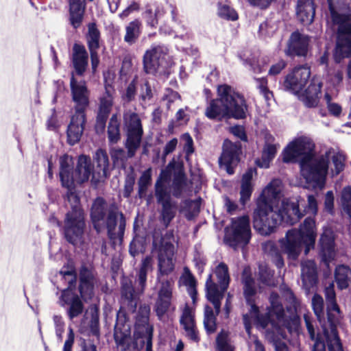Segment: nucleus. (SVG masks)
Returning a JSON list of instances; mask_svg holds the SVG:
<instances>
[{
  "label": "nucleus",
  "instance_id": "c756f323",
  "mask_svg": "<svg viewBox=\"0 0 351 351\" xmlns=\"http://www.w3.org/2000/svg\"><path fill=\"white\" fill-rule=\"evenodd\" d=\"M88 56L82 45L75 43L73 47L72 62L77 75H82L88 66Z\"/></svg>",
  "mask_w": 351,
  "mask_h": 351
},
{
  "label": "nucleus",
  "instance_id": "a211bd4d",
  "mask_svg": "<svg viewBox=\"0 0 351 351\" xmlns=\"http://www.w3.org/2000/svg\"><path fill=\"white\" fill-rule=\"evenodd\" d=\"M310 76V68L307 66L295 67L287 75L284 82L285 89L293 94H298L306 85Z\"/></svg>",
  "mask_w": 351,
  "mask_h": 351
},
{
  "label": "nucleus",
  "instance_id": "2f4dec72",
  "mask_svg": "<svg viewBox=\"0 0 351 351\" xmlns=\"http://www.w3.org/2000/svg\"><path fill=\"white\" fill-rule=\"evenodd\" d=\"M85 7V0H69L70 22L75 29L82 23Z\"/></svg>",
  "mask_w": 351,
  "mask_h": 351
},
{
  "label": "nucleus",
  "instance_id": "c85d7f7f",
  "mask_svg": "<svg viewBox=\"0 0 351 351\" xmlns=\"http://www.w3.org/2000/svg\"><path fill=\"white\" fill-rule=\"evenodd\" d=\"M298 20L304 25L312 23L315 14L313 0H298L296 8Z\"/></svg>",
  "mask_w": 351,
  "mask_h": 351
},
{
  "label": "nucleus",
  "instance_id": "4468645a",
  "mask_svg": "<svg viewBox=\"0 0 351 351\" xmlns=\"http://www.w3.org/2000/svg\"><path fill=\"white\" fill-rule=\"evenodd\" d=\"M114 340L121 351H134L138 350V341L141 344V348L145 344L141 342L145 340V335L141 339L133 341L130 337V326L126 322L125 314L119 311L117 316V322L114 326Z\"/></svg>",
  "mask_w": 351,
  "mask_h": 351
},
{
  "label": "nucleus",
  "instance_id": "6ab92c4d",
  "mask_svg": "<svg viewBox=\"0 0 351 351\" xmlns=\"http://www.w3.org/2000/svg\"><path fill=\"white\" fill-rule=\"evenodd\" d=\"M240 153V143H233L229 140L224 141L219 162L221 167H223L228 174L234 173L233 168L239 160Z\"/></svg>",
  "mask_w": 351,
  "mask_h": 351
},
{
  "label": "nucleus",
  "instance_id": "423d86ee",
  "mask_svg": "<svg viewBox=\"0 0 351 351\" xmlns=\"http://www.w3.org/2000/svg\"><path fill=\"white\" fill-rule=\"evenodd\" d=\"M218 284L213 282L212 274H209L206 282V296L215 308V313L212 307L206 305L204 308V325L208 333H213L216 330V315L221 309V301L230 283V274L228 265L221 262L215 266L213 271Z\"/></svg>",
  "mask_w": 351,
  "mask_h": 351
},
{
  "label": "nucleus",
  "instance_id": "aec40b11",
  "mask_svg": "<svg viewBox=\"0 0 351 351\" xmlns=\"http://www.w3.org/2000/svg\"><path fill=\"white\" fill-rule=\"evenodd\" d=\"M97 283L96 272L91 265H83L80 270V293L84 300L90 299Z\"/></svg>",
  "mask_w": 351,
  "mask_h": 351
},
{
  "label": "nucleus",
  "instance_id": "dca6fc26",
  "mask_svg": "<svg viewBox=\"0 0 351 351\" xmlns=\"http://www.w3.org/2000/svg\"><path fill=\"white\" fill-rule=\"evenodd\" d=\"M70 88L72 101L74 103V113L86 114V110L89 106V90L86 82L77 81L73 74L70 79Z\"/></svg>",
  "mask_w": 351,
  "mask_h": 351
},
{
  "label": "nucleus",
  "instance_id": "864d4df0",
  "mask_svg": "<svg viewBox=\"0 0 351 351\" xmlns=\"http://www.w3.org/2000/svg\"><path fill=\"white\" fill-rule=\"evenodd\" d=\"M173 286L174 281L173 279H168L161 281L158 297L171 300Z\"/></svg>",
  "mask_w": 351,
  "mask_h": 351
},
{
  "label": "nucleus",
  "instance_id": "e433bc0d",
  "mask_svg": "<svg viewBox=\"0 0 351 351\" xmlns=\"http://www.w3.org/2000/svg\"><path fill=\"white\" fill-rule=\"evenodd\" d=\"M302 279L304 284L313 285L317 280V268L315 263L307 260L301 263Z\"/></svg>",
  "mask_w": 351,
  "mask_h": 351
},
{
  "label": "nucleus",
  "instance_id": "052dcab7",
  "mask_svg": "<svg viewBox=\"0 0 351 351\" xmlns=\"http://www.w3.org/2000/svg\"><path fill=\"white\" fill-rule=\"evenodd\" d=\"M276 30V27L271 22L265 21L259 26V34L263 36H271Z\"/></svg>",
  "mask_w": 351,
  "mask_h": 351
},
{
  "label": "nucleus",
  "instance_id": "0e129e2a",
  "mask_svg": "<svg viewBox=\"0 0 351 351\" xmlns=\"http://www.w3.org/2000/svg\"><path fill=\"white\" fill-rule=\"evenodd\" d=\"M153 97L152 90L147 81L141 85L140 98L143 101H149Z\"/></svg>",
  "mask_w": 351,
  "mask_h": 351
},
{
  "label": "nucleus",
  "instance_id": "6e6d98bb",
  "mask_svg": "<svg viewBox=\"0 0 351 351\" xmlns=\"http://www.w3.org/2000/svg\"><path fill=\"white\" fill-rule=\"evenodd\" d=\"M312 307L313 311L317 316L318 320L321 322L324 317V300L322 297L318 294H315L312 298Z\"/></svg>",
  "mask_w": 351,
  "mask_h": 351
},
{
  "label": "nucleus",
  "instance_id": "774afa93",
  "mask_svg": "<svg viewBox=\"0 0 351 351\" xmlns=\"http://www.w3.org/2000/svg\"><path fill=\"white\" fill-rule=\"evenodd\" d=\"M193 262L195 263V267L198 271V273L202 274L206 263L205 257L199 253H196L193 258Z\"/></svg>",
  "mask_w": 351,
  "mask_h": 351
},
{
  "label": "nucleus",
  "instance_id": "a18cd8bd",
  "mask_svg": "<svg viewBox=\"0 0 351 351\" xmlns=\"http://www.w3.org/2000/svg\"><path fill=\"white\" fill-rule=\"evenodd\" d=\"M86 39L89 51L97 50L99 49L100 32L95 23L88 24Z\"/></svg>",
  "mask_w": 351,
  "mask_h": 351
},
{
  "label": "nucleus",
  "instance_id": "13d9d810",
  "mask_svg": "<svg viewBox=\"0 0 351 351\" xmlns=\"http://www.w3.org/2000/svg\"><path fill=\"white\" fill-rule=\"evenodd\" d=\"M135 184V176L133 173H128L125 179L123 195L125 198L130 197Z\"/></svg>",
  "mask_w": 351,
  "mask_h": 351
},
{
  "label": "nucleus",
  "instance_id": "ea45409f",
  "mask_svg": "<svg viewBox=\"0 0 351 351\" xmlns=\"http://www.w3.org/2000/svg\"><path fill=\"white\" fill-rule=\"evenodd\" d=\"M152 181V169L151 167L142 172L137 184L138 196L140 199L144 198L147 194L148 188L151 186Z\"/></svg>",
  "mask_w": 351,
  "mask_h": 351
},
{
  "label": "nucleus",
  "instance_id": "69168bd1",
  "mask_svg": "<svg viewBox=\"0 0 351 351\" xmlns=\"http://www.w3.org/2000/svg\"><path fill=\"white\" fill-rule=\"evenodd\" d=\"M324 209L328 213H334V195L332 191H329L326 193L324 199Z\"/></svg>",
  "mask_w": 351,
  "mask_h": 351
},
{
  "label": "nucleus",
  "instance_id": "79ce46f5",
  "mask_svg": "<svg viewBox=\"0 0 351 351\" xmlns=\"http://www.w3.org/2000/svg\"><path fill=\"white\" fill-rule=\"evenodd\" d=\"M276 152L277 145L276 144H265L261 158L256 160L257 165L262 168H268Z\"/></svg>",
  "mask_w": 351,
  "mask_h": 351
},
{
  "label": "nucleus",
  "instance_id": "1a4fd4ad",
  "mask_svg": "<svg viewBox=\"0 0 351 351\" xmlns=\"http://www.w3.org/2000/svg\"><path fill=\"white\" fill-rule=\"evenodd\" d=\"M326 300V311L330 329L324 328L329 351H343L338 336L336 325L341 318V312L336 301V293L333 282H330L324 290Z\"/></svg>",
  "mask_w": 351,
  "mask_h": 351
},
{
  "label": "nucleus",
  "instance_id": "8fccbe9b",
  "mask_svg": "<svg viewBox=\"0 0 351 351\" xmlns=\"http://www.w3.org/2000/svg\"><path fill=\"white\" fill-rule=\"evenodd\" d=\"M217 348L218 351H233V346L230 343L229 333L221 330L216 339Z\"/></svg>",
  "mask_w": 351,
  "mask_h": 351
},
{
  "label": "nucleus",
  "instance_id": "a19ab883",
  "mask_svg": "<svg viewBox=\"0 0 351 351\" xmlns=\"http://www.w3.org/2000/svg\"><path fill=\"white\" fill-rule=\"evenodd\" d=\"M184 285L186 287L187 291L195 304L197 299L196 280L188 267H184V274L181 278Z\"/></svg>",
  "mask_w": 351,
  "mask_h": 351
},
{
  "label": "nucleus",
  "instance_id": "473e14b6",
  "mask_svg": "<svg viewBox=\"0 0 351 351\" xmlns=\"http://www.w3.org/2000/svg\"><path fill=\"white\" fill-rule=\"evenodd\" d=\"M125 147L127 152L119 147H112L110 149V153L114 166L125 168L128 159L134 157L136 150L138 149L135 148L134 151L131 152L130 147L128 146V141H127L125 142Z\"/></svg>",
  "mask_w": 351,
  "mask_h": 351
},
{
  "label": "nucleus",
  "instance_id": "f3484780",
  "mask_svg": "<svg viewBox=\"0 0 351 351\" xmlns=\"http://www.w3.org/2000/svg\"><path fill=\"white\" fill-rule=\"evenodd\" d=\"M124 121L127 128V141L130 152L139 148L143 134L141 119L135 112H127L124 114Z\"/></svg>",
  "mask_w": 351,
  "mask_h": 351
},
{
  "label": "nucleus",
  "instance_id": "37998d69",
  "mask_svg": "<svg viewBox=\"0 0 351 351\" xmlns=\"http://www.w3.org/2000/svg\"><path fill=\"white\" fill-rule=\"evenodd\" d=\"M217 14L224 19L236 21L238 19L237 12L233 9L228 0H219L217 3Z\"/></svg>",
  "mask_w": 351,
  "mask_h": 351
},
{
  "label": "nucleus",
  "instance_id": "4c0bfd02",
  "mask_svg": "<svg viewBox=\"0 0 351 351\" xmlns=\"http://www.w3.org/2000/svg\"><path fill=\"white\" fill-rule=\"evenodd\" d=\"M141 34V23L137 19L132 21L125 27L124 41L129 45H132L137 41Z\"/></svg>",
  "mask_w": 351,
  "mask_h": 351
},
{
  "label": "nucleus",
  "instance_id": "f8f14e48",
  "mask_svg": "<svg viewBox=\"0 0 351 351\" xmlns=\"http://www.w3.org/2000/svg\"><path fill=\"white\" fill-rule=\"evenodd\" d=\"M175 241L173 230L167 231L158 243L155 238L154 239L153 248L158 253V279L162 276L170 274L174 269L173 257L176 250L173 245Z\"/></svg>",
  "mask_w": 351,
  "mask_h": 351
},
{
  "label": "nucleus",
  "instance_id": "5fc2aeb1",
  "mask_svg": "<svg viewBox=\"0 0 351 351\" xmlns=\"http://www.w3.org/2000/svg\"><path fill=\"white\" fill-rule=\"evenodd\" d=\"M171 302V299L158 297L155 304V311L159 319H162V317L169 310Z\"/></svg>",
  "mask_w": 351,
  "mask_h": 351
},
{
  "label": "nucleus",
  "instance_id": "2eb2a0df",
  "mask_svg": "<svg viewBox=\"0 0 351 351\" xmlns=\"http://www.w3.org/2000/svg\"><path fill=\"white\" fill-rule=\"evenodd\" d=\"M168 49L165 45H152L146 50L143 58V68L146 73L154 74L167 66Z\"/></svg>",
  "mask_w": 351,
  "mask_h": 351
},
{
  "label": "nucleus",
  "instance_id": "338daca9",
  "mask_svg": "<svg viewBox=\"0 0 351 351\" xmlns=\"http://www.w3.org/2000/svg\"><path fill=\"white\" fill-rule=\"evenodd\" d=\"M182 139L184 141V150L187 156H190L194 152L193 138L188 133H185L182 136Z\"/></svg>",
  "mask_w": 351,
  "mask_h": 351
},
{
  "label": "nucleus",
  "instance_id": "7ed1b4c3",
  "mask_svg": "<svg viewBox=\"0 0 351 351\" xmlns=\"http://www.w3.org/2000/svg\"><path fill=\"white\" fill-rule=\"evenodd\" d=\"M281 182L273 180L263 191L256 202L253 216L254 229L261 235L267 236L274 232L280 223L294 225L304 217L299 209V202L284 199L278 206Z\"/></svg>",
  "mask_w": 351,
  "mask_h": 351
},
{
  "label": "nucleus",
  "instance_id": "b1692460",
  "mask_svg": "<svg viewBox=\"0 0 351 351\" xmlns=\"http://www.w3.org/2000/svg\"><path fill=\"white\" fill-rule=\"evenodd\" d=\"M309 45V37L298 32L291 34L286 53L289 56H305Z\"/></svg>",
  "mask_w": 351,
  "mask_h": 351
},
{
  "label": "nucleus",
  "instance_id": "09e8293b",
  "mask_svg": "<svg viewBox=\"0 0 351 351\" xmlns=\"http://www.w3.org/2000/svg\"><path fill=\"white\" fill-rule=\"evenodd\" d=\"M263 247L265 252L274 255L275 265L279 269L282 268L285 265L284 260L275 243L267 242L264 245Z\"/></svg>",
  "mask_w": 351,
  "mask_h": 351
},
{
  "label": "nucleus",
  "instance_id": "f704fd0d",
  "mask_svg": "<svg viewBox=\"0 0 351 351\" xmlns=\"http://www.w3.org/2000/svg\"><path fill=\"white\" fill-rule=\"evenodd\" d=\"M152 263L153 260L150 256H147L142 260L136 280L138 283V291L141 293H143L145 289L147 273L152 269Z\"/></svg>",
  "mask_w": 351,
  "mask_h": 351
},
{
  "label": "nucleus",
  "instance_id": "3c124183",
  "mask_svg": "<svg viewBox=\"0 0 351 351\" xmlns=\"http://www.w3.org/2000/svg\"><path fill=\"white\" fill-rule=\"evenodd\" d=\"M340 204L343 211L351 217V186H346L341 194Z\"/></svg>",
  "mask_w": 351,
  "mask_h": 351
},
{
  "label": "nucleus",
  "instance_id": "7c9ffc66",
  "mask_svg": "<svg viewBox=\"0 0 351 351\" xmlns=\"http://www.w3.org/2000/svg\"><path fill=\"white\" fill-rule=\"evenodd\" d=\"M94 160L97 163L98 171L93 173V179L95 182L106 178L109 174V159L106 150L99 149L94 155Z\"/></svg>",
  "mask_w": 351,
  "mask_h": 351
},
{
  "label": "nucleus",
  "instance_id": "4d7b16f0",
  "mask_svg": "<svg viewBox=\"0 0 351 351\" xmlns=\"http://www.w3.org/2000/svg\"><path fill=\"white\" fill-rule=\"evenodd\" d=\"M136 77H135L132 82L128 84L125 93L122 95V99L127 102L132 101L136 93Z\"/></svg>",
  "mask_w": 351,
  "mask_h": 351
},
{
  "label": "nucleus",
  "instance_id": "9d476101",
  "mask_svg": "<svg viewBox=\"0 0 351 351\" xmlns=\"http://www.w3.org/2000/svg\"><path fill=\"white\" fill-rule=\"evenodd\" d=\"M90 215L95 230L100 232L106 228L110 235L117 225L119 208L116 203L108 204L104 198L98 197L93 202Z\"/></svg>",
  "mask_w": 351,
  "mask_h": 351
},
{
  "label": "nucleus",
  "instance_id": "20e7f679",
  "mask_svg": "<svg viewBox=\"0 0 351 351\" xmlns=\"http://www.w3.org/2000/svg\"><path fill=\"white\" fill-rule=\"evenodd\" d=\"M299 307H287V316L283 307H269L265 315L259 314L258 307H250L249 313L243 316L245 330L248 334L247 343L250 348H254V351H265L263 345L256 336L251 335L252 320L256 322L263 328H266L269 323L274 325L276 322L279 325L285 327L291 332L297 330L299 325V317L297 311Z\"/></svg>",
  "mask_w": 351,
  "mask_h": 351
},
{
  "label": "nucleus",
  "instance_id": "58836bf2",
  "mask_svg": "<svg viewBox=\"0 0 351 351\" xmlns=\"http://www.w3.org/2000/svg\"><path fill=\"white\" fill-rule=\"evenodd\" d=\"M172 195L176 198H181L187 189V182L184 175L177 173L174 176L171 188H169Z\"/></svg>",
  "mask_w": 351,
  "mask_h": 351
},
{
  "label": "nucleus",
  "instance_id": "c03bdc74",
  "mask_svg": "<svg viewBox=\"0 0 351 351\" xmlns=\"http://www.w3.org/2000/svg\"><path fill=\"white\" fill-rule=\"evenodd\" d=\"M350 274L351 270L348 266L341 265L336 267L335 278L339 289L342 290L348 287Z\"/></svg>",
  "mask_w": 351,
  "mask_h": 351
},
{
  "label": "nucleus",
  "instance_id": "680f3d73",
  "mask_svg": "<svg viewBox=\"0 0 351 351\" xmlns=\"http://www.w3.org/2000/svg\"><path fill=\"white\" fill-rule=\"evenodd\" d=\"M53 322L56 328V334L59 341L62 340V334L64 331V322L60 315L53 316Z\"/></svg>",
  "mask_w": 351,
  "mask_h": 351
},
{
  "label": "nucleus",
  "instance_id": "393cba45",
  "mask_svg": "<svg viewBox=\"0 0 351 351\" xmlns=\"http://www.w3.org/2000/svg\"><path fill=\"white\" fill-rule=\"evenodd\" d=\"M86 114L74 113L67 128V142L73 145L78 143L84 130Z\"/></svg>",
  "mask_w": 351,
  "mask_h": 351
},
{
  "label": "nucleus",
  "instance_id": "603ef678",
  "mask_svg": "<svg viewBox=\"0 0 351 351\" xmlns=\"http://www.w3.org/2000/svg\"><path fill=\"white\" fill-rule=\"evenodd\" d=\"M258 275L259 280L263 284L267 286H271L274 285L273 279L274 271L266 265H259Z\"/></svg>",
  "mask_w": 351,
  "mask_h": 351
},
{
  "label": "nucleus",
  "instance_id": "e2e57ef3",
  "mask_svg": "<svg viewBox=\"0 0 351 351\" xmlns=\"http://www.w3.org/2000/svg\"><path fill=\"white\" fill-rule=\"evenodd\" d=\"M158 14L159 11L153 13L152 10L147 9L144 13V18L147 24L152 27H156L158 24Z\"/></svg>",
  "mask_w": 351,
  "mask_h": 351
},
{
  "label": "nucleus",
  "instance_id": "49530a36",
  "mask_svg": "<svg viewBox=\"0 0 351 351\" xmlns=\"http://www.w3.org/2000/svg\"><path fill=\"white\" fill-rule=\"evenodd\" d=\"M108 137L110 143H117L121 138L120 123L116 114L111 117L108 127Z\"/></svg>",
  "mask_w": 351,
  "mask_h": 351
},
{
  "label": "nucleus",
  "instance_id": "412c9836",
  "mask_svg": "<svg viewBox=\"0 0 351 351\" xmlns=\"http://www.w3.org/2000/svg\"><path fill=\"white\" fill-rule=\"evenodd\" d=\"M114 89L109 85L105 86V91L99 97V107L97 115V125L104 128L114 104Z\"/></svg>",
  "mask_w": 351,
  "mask_h": 351
},
{
  "label": "nucleus",
  "instance_id": "a878e982",
  "mask_svg": "<svg viewBox=\"0 0 351 351\" xmlns=\"http://www.w3.org/2000/svg\"><path fill=\"white\" fill-rule=\"evenodd\" d=\"M150 314V307L147 304L141 305L137 314V322L141 323L145 328V340L141 342L145 344V351H152V338H153V326L150 325L149 317Z\"/></svg>",
  "mask_w": 351,
  "mask_h": 351
},
{
  "label": "nucleus",
  "instance_id": "bf43d9fd",
  "mask_svg": "<svg viewBox=\"0 0 351 351\" xmlns=\"http://www.w3.org/2000/svg\"><path fill=\"white\" fill-rule=\"evenodd\" d=\"M239 57L243 60V64L249 66V68L253 70L254 72H261V69L258 66H256L257 59L256 57L253 56L252 58H250L247 56L245 53L243 55H239Z\"/></svg>",
  "mask_w": 351,
  "mask_h": 351
},
{
  "label": "nucleus",
  "instance_id": "9b49d317",
  "mask_svg": "<svg viewBox=\"0 0 351 351\" xmlns=\"http://www.w3.org/2000/svg\"><path fill=\"white\" fill-rule=\"evenodd\" d=\"M169 179V173L162 170L154 184V195L157 203L161 205L160 219L165 227L175 217L178 208L177 202L172 199L171 193L167 185Z\"/></svg>",
  "mask_w": 351,
  "mask_h": 351
},
{
  "label": "nucleus",
  "instance_id": "de8ad7c7",
  "mask_svg": "<svg viewBox=\"0 0 351 351\" xmlns=\"http://www.w3.org/2000/svg\"><path fill=\"white\" fill-rule=\"evenodd\" d=\"M304 319L310 338L315 341L313 351H326L325 343L319 339L318 335H315L314 326L308 315H304Z\"/></svg>",
  "mask_w": 351,
  "mask_h": 351
},
{
  "label": "nucleus",
  "instance_id": "f257e3e1",
  "mask_svg": "<svg viewBox=\"0 0 351 351\" xmlns=\"http://www.w3.org/2000/svg\"><path fill=\"white\" fill-rule=\"evenodd\" d=\"M60 178L62 186L68 189L67 197L70 201L74 200L75 204L66 214L64 221V237L70 243L77 245L82 243V237L85 228L84 213L80 205L79 199L72 191L74 183L87 182L93 172V167L90 157L85 155L79 156L75 170L73 157L64 154L59 159ZM95 182V179L92 178Z\"/></svg>",
  "mask_w": 351,
  "mask_h": 351
},
{
  "label": "nucleus",
  "instance_id": "0eeeda50",
  "mask_svg": "<svg viewBox=\"0 0 351 351\" xmlns=\"http://www.w3.org/2000/svg\"><path fill=\"white\" fill-rule=\"evenodd\" d=\"M316 239L315 221L313 217H306L299 229L288 230L285 237L279 240L280 247L290 260H296L300 254L302 245L307 254L315 245Z\"/></svg>",
  "mask_w": 351,
  "mask_h": 351
},
{
  "label": "nucleus",
  "instance_id": "39448f33",
  "mask_svg": "<svg viewBox=\"0 0 351 351\" xmlns=\"http://www.w3.org/2000/svg\"><path fill=\"white\" fill-rule=\"evenodd\" d=\"M217 95V98L207 103L204 114L208 119L221 121L231 117L240 119L246 117L247 106L245 101L231 86L227 84L219 86Z\"/></svg>",
  "mask_w": 351,
  "mask_h": 351
},
{
  "label": "nucleus",
  "instance_id": "c9c22d12",
  "mask_svg": "<svg viewBox=\"0 0 351 351\" xmlns=\"http://www.w3.org/2000/svg\"><path fill=\"white\" fill-rule=\"evenodd\" d=\"M254 169H249L243 176L241 186V198L240 202L243 205L250 199L252 191L253 186L252 184V180Z\"/></svg>",
  "mask_w": 351,
  "mask_h": 351
},
{
  "label": "nucleus",
  "instance_id": "ddd939ff",
  "mask_svg": "<svg viewBox=\"0 0 351 351\" xmlns=\"http://www.w3.org/2000/svg\"><path fill=\"white\" fill-rule=\"evenodd\" d=\"M252 238L250 217L247 215L233 217L226 228L224 241L230 247L237 249L245 247Z\"/></svg>",
  "mask_w": 351,
  "mask_h": 351
},
{
  "label": "nucleus",
  "instance_id": "72a5a7b5",
  "mask_svg": "<svg viewBox=\"0 0 351 351\" xmlns=\"http://www.w3.org/2000/svg\"><path fill=\"white\" fill-rule=\"evenodd\" d=\"M121 284V300L131 307L136 308L137 294L133 287L132 280L128 278L123 277Z\"/></svg>",
  "mask_w": 351,
  "mask_h": 351
},
{
  "label": "nucleus",
  "instance_id": "4be33fe9",
  "mask_svg": "<svg viewBox=\"0 0 351 351\" xmlns=\"http://www.w3.org/2000/svg\"><path fill=\"white\" fill-rule=\"evenodd\" d=\"M180 323L184 330L186 337L191 341L198 343L200 338L195 324L194 308L187 304L184 306Z\"/></svg>",
  "mask_w": 351,
  "mask_h": 351
},
{
  "label": "nucleus",
  "instance_id": "6e6552de",
  "mask_svg": "<svg viewBox=\"0 0 351 351\" xmlns=\"http://www.w3.org/2000/svg\"><path fill=\"white\" fill-rule=\"evenodd\" d=\"M328 3L332 28L337 33L334 59L339 63L343 58L351 55V10L348 5L336 10L331 0H328Z\"/></svg>",
  "mask_w": 351,
  "mask_h": 351
},
{
  "label": "nucleus",
  "instance_id": "5701e85b",
  "mask_svg": "<svg viewBox=\"0 0 351 351\" xmlns=\"http://www.w3.org/2000/svg\"><path fill=\"white\" fill-rule=\"evenodd\" d=\"M60 304L62 306L69 305L67 315L71 320L82 313L84 306L79 296L69 289L62 291L60 298Z\"/></svg>",
  "mask_w": 351,
  "mask_h": 351
},
{
  "label": "nucleus",
  "instance_id": "cd10ccee",
  "mask_svg": "<svg viewBox=\"0 0 351 351\" xmlns=\"http://www.w3.org/2000/svg\"><path fill=\"white\" fill-rule=\"evenodd\" d=\"M322 84L319 78L313 77L308 88L299 96L300 99L308 108L316 107L319 103Z\"/></svg>",
  "mask_w": 351,
  "mask_h": 351
},
{
  "label": "nucleus",
  "instance_id": "f03ea898",
  "mask_svg": "<svg viewBox=\"0 0 351 351\" xmlns=\"http://www.w3.org/2000/svg\"><path fill=\"white\" fill-rule=\"evenodd\" d=\"M314 144L307 137H300L291 142L284 149L282 156L285 162H295L300 159V173L306 182L313 188L322 189L326 182L331 157L334 169L332 175L337 176L345 167V155L340 152L330 149L324 154L315 156L313 153Z\"/></svg>",
  "mask_w": 351,
  "mask_h": 351
},
{
  "label": "nucleus",
  "instance_id": "bb28decb",
  "mask_svg": "<svg viewBox=\"0 0 351 351\" xmlns=\"http://www.w3.org/2000/svg\"><path fill=\"white\" fill-rule=\"evenodd\" d=\"M320 255L322 261L328 265L335 256V236L332 230L326 229L319 239Z\"/></svg>",
  "mask_w": 351,
  "mask_h": 351
}]
</instances>
